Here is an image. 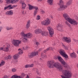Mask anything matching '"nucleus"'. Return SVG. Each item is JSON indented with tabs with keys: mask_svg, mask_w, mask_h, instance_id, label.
Returning <instances> with one entry per match:
<instances>
[{
	"mask_svg": "<svg viewBox=\"0 0 78 78\" xmlns=\"http://www.w3.org/2000/svg\"><path fill=\"white\" fill-rule=\"evenodd\" d=\"M7 47H8L9 48H10V45L9 44H7Z\"/></svg>",
	"mask_w": 78,
	"mask_h": 78,
	"instance_id": "79ce46f5",
	"label": "nucleus"
},
{
	"mask_svg": "<svg viewBox=\"0 0 78 78\" xmlns=\"http://www.w3.org/2000/svg\"><path fill=\"white\" fill-rule=\"evenodd\" d=\"M57 9L58 11H62V10H63L62 8L61 7V5H60V7L58 8Z\"/></svg>",
	"mask_w": 78,
	"mask_h": 78,
	"instance_id": "4c0bfd02",
	"label": "nucleus"
},
{
	"mask_svg": "<svg viewBox=\"0 0 78 78\" xmlns=\"http://www.w3.org/2000/svg\"><path fill=\"white\" fill-rule=\"evenodd\" d=\"M11 3H12L13 4L14 3H15V2L14 0H11Z\"/></svg>",
	"mask_w": 78,
	"mask_h": 78,
	"instance_id": "ea45409f",
	"label": "nucleus"
},
{
	"mask_svg": "<svg viewBox=\"0 0 78 78\" xmlns=\"http://www.w3.org/2000/svg\"><path fill=\"white\" fill-rule=\"evenodd\" d=\"M5 1L7 3H9L10 2V0H5Z\"/></svg>",
	"mask_w": 78,
	"mask_h": 78,
	"instance_id": "6e6d98bb",
	"label": "nucleus"
},
{
	"mask_svg": "<svg viewBox=\"0 0 78 78\" xmlns=\"http://www.w3.org/2000/svg\"><path fill=\"white\" fill-rule=\"evenodd\" d=\"M65 23H66V24H67V25H68V26H70V25L67 21H66Z\"/></svg>",
	"mask_w": 78,
	"mask_h": 78,
	"instance_id": "a19ab883",
	"label": "nucleus"
},
{
	"mask_svg": "<svg viewBox=\"0 0 78 78\" xmlns=\"http://www.w3.org/2000/svg\"><path fill=\"white\" fill-rule=\"evenodd\" d=\"M6 29L7 30H10V28L8 27H6Z\"/></svg>",
	"mask_w": 78,
	"mask_h": 78,
	"instance_id": "09e8293b",
	"label": "nucleus"
},
{
	"mask_svg": "<svg viewBox=\"0 0 78 78\" xmlns=\"http://www.w3.org/2000/svg\"><path fill=\"white\" fill-rule=\"evenodd\" d=\"M51 18H52V19H53V16H51Z\"/></svg>",
	"mask_w": 78,
	"mask_h": 78,
	"instance_id": "338daca9",
	"label": "nucleus"
},
{
	"mask_svg": "<svg viewBox=\"0 0 78 78\" xmlns=\"http://www.w3.org/2000/svg\"><path fill=\"white\" fill-rule=\"evenodd\" d=\"M8 59H10L11 58H12V56L11 55H9L8 56Z\"/></svg>",
	"mask_w": 78,
	"mask_h": 78,
	"instance_id": "c03bdc74",
	"label": "nucleus"
},
{
	"mask_svg": "<svg viewBox=\"0 0 78 78\" xmlns=\"http://www.w3.org/2000/svg\"><path fill=\"white\" fill-rule=\"evenodd\" d=\"M35 44L36 45H37V46H38V45H39V43L38 42H36L35 43Z\"/></svg>",
	"mask_w": 78,
	"mask_h": 78,
	"instance_id": "de8ad7c7",
	"label": "nucleus"
},
{
	"mask_svg": "<svg viewBox=\"0 0 78 78\" xmlns=\"http://www.w3.org/2000/svg\"><path fill=\"white\" fill-rule=\"evenodd\" d=\"M2 78H8V76L7 75H5L3 76Z\"/></svg>",
	"mask_w": 78,
	"mask_h": 78,
	"instance_id": "a18cd8bd",
	"label": "nucleus"
},
{
	"mask_svg": "<svg viewBox=\"0 0 78 78\" xmlns=\"http://www.w3.org/2000/svg\"><path fill=\"white\" fill-rule=\"evenodd\" d=\"M59 52L61 55L63 56V57H64V58H65L67 59L68 58V55H67L64 50L62 49L60 50H59Z\"/></svg>",
	"mask_w": 78,
	"mask_h": 78,
	"instance_id": "0eeeda50",
	"label": "nucleus"
},
{
	"mask_svg": "<svg viewBox=\"0 0 78 78\" xmlns=\"http://www.w3.org/2000/svg\"><path fill=\"white\" fill-rule=\"evenodd\" d=\"M35 34H41L42 36H46L48 34V32L45 30H43L41 29H37L34 31Z\"/></svg>",
	"mask_w": 78,
	"mask_h": 78,
	"instance_id": "20e7f679",
	"label": "nucleus"
},
{
	"mask_svg": "<svg viewBox=\"0 0 78 78\" xmlns=\"http://www.w3.org/2000/svg\"><path fill=\"white\" fill-rule=\"evenodd\" d=\"M32 34L29 33L26 34V36H25V38L27 39V38H30L32 37Z\"/></svg>",
	"mask_w": 78,
	"mask_h": 78,
	"instance_id": "ddd939ff",
	"label": "nucleus"
},
{
	"mask_svg": "<svg viewBox=\"0 0 78 78\" xmlns=\"http://www.w3.org/2000/svg\"><path fill=\"white\" fill-rule=\"evenodd\" d=\"M73 40L74 41H76V40L75 39H73Z\"/></svg>",
	"mask_w": 78,
	"mask_h": 78,
	"instance_id": "0e129e2a",
	"label": "nucleus"
},
{
	"mask_svg": "<svg viewBox=\"0 0 78 78\" xmlns=\"http://www.w3.org/2000/svg\"><path fill=\"white\" fill-rule=\"evenodd\" d=\"M13 29V27H10V30H12Z\"/></svg>",
	"mask_w": 78,
	"mask_h": 78,
	"instance_id": "bf43d9fd",
	"label": "nucleus"
},
{
	"mask_svg": "<svg viewBox=\"0 0 78 78\" xmlns=\"http://www.w3.org/2000/svg\"><path fill=\"white\" fill-rule=\"evenodd\" d=\"M54 58L55 59H58V56H54Z\"/></svg>",
	"mask_w": 78,
	"mask_h": 78,
	"instance_id": "49530a36",
	"label": "nucleus"
},
{
	"mask_svg": "<svg viewBox=\"0 0 78 78\" xmlns=\"http://www.w3.org/2000/svg\"><path fill=\"white\" fill-rule=\"evenodd\" d=\"M50 48H49L47 49L46 50L47 51H48V50H50Z\"/></svg>",
	"mask_w": 78,
	"mask_h": 78,
	"instance_id": "13d9d810",
	"label": "nucleus"
},
{
	"mask_svg": "<svg viewBox=\"0 0 78 78\" xmlns=\"http://www.w3.org/2000/svg\"><path fill=\"white\" fill-rule=\"evenodd\" d=\"M26 78H30L29 76H28V75H27L26 77Z\"/></svg>",
	"mask_w": 78,
	"mask_h": 78,
	"instance_id": "680f3d73",
	"label": "nucleus"
},
{
	"mask_svg": "<svg viewBox=\"0 0 78 78\" xmlns=\"http://www.w3.org/2000/svg\"><path fill=\"white\" fill-rule=\"evenodd\" d=\"M5 60H7L8 59V56L5 57Z\"/></svg>",
	"mask_w": 78,
	"mask_h": 78,
	"instance_id": "4d7b16f0",
	"label": "nucleus"
},
{
	"mask_svg": "<svg viewBox=\"0 0 78 78\" xmlns=\"http://www.w3.org/2000/svg\"><path fill=\"white\" fill-rule=\"evenodd\" d=\"M63 41L66 42L68 43L71 42V38L69 37H64L62 38Z\"/></svg>",
	"mask_w": 78,
	"mask_h": 78,
	"instance_id": "9d476101",
	"label": "nucleus"
},
{
	"mask_svg": "<svg viewBox=\"0 0 78 78\" xmlns=\"http://www.w3.org/2000/svg\"><path fill=\"white\" fill-rule=\"evenodd\" d=\"M76 19H78V17H76Z\"/></svg>",
	"mask_w": 78,
	"mask_h": 78,
	"instance_id": "774afa93",
	"label": "nucleus"
},
{
	"mask_svg": "<svg viewBox=\"0 0 78 78\" xmlns=\"http://www.w3.org/2000/svg\"><path fill=\"white\" fill-rule=\"evenodd\" d=\"M15 7H16V6L15 5H13L11 7V5H9L7 7H5L4 10H6V9H13L14 8H15Z\"/></svg>",
	"mask_w": 78,
	"mask_h": 78,
	"instance_id": "f8f14e48",
	"label": "nucleus"
},
{
	"mask_svg": "<svg viewBox=\"0 0 78 78\" xmlns=\"http://www.w3.org/2000/svg\"><path fill=\"white\" fill-rule=\"evenodd\" d=\"M62 45L63 46V48H65V49H66V50H68V47H67V46H66V45H65V44L62 43Z\"/></svg>",
	"mask_w": 78,
	"mask_h": 78,
	"instance_id": "bb28decb",
	"label": "nucleus"
},
{
	"mask_svg": "<svg viewBox=\"0 0 78 78\" xmlns=\"http://www.w3.org/2000/svg\"><path fill=\"white\" fill-rule=\"evenodd\" d=\"M41 12L42 13V14H44L45 13V12L44 10H42L41 11Z\"/></svg>",
	"mask_w": 78,
	"mask_h": 78,
	"instance_id": "864d4df0",
	"label": "nucleus"
},
{
	"mask_svg": "<svg viewBox=\"0 0 78 78\" xmlns=\"http://www.w3.org/2000/svg\"><path fill=\"white\" fill-rule=\"evenodd\" d=\"M2 27H0V32L2 31Z\"/></svg>",
	"mask_w": 78,
	"mask_h": 78,
	"instance_id": "052dcab7",
	"label": "nucleus"
},
{
	"mask_svg": "<svg viewBox=\"0 0 78 78\" xmlns=\"http://www.w3.org/2000/svg\"><path fill=\"white\" fill-rule=\"evenodd\" d=\"M12 43L15 47H19V44H21V41L19 40L13 39L12 40Z\"/></svg>",
	"mask_w": 78,
	"mask_h": 78,
	"instance_id": "39448f33",
	"label": "nucleus"
},
{
	"mask_svg": "<svg viewBox=\"0 0 78 78\" xmlns=\"http://www.w3.org/2000/svg\"><path fill=\"white\" fill-rule=\"evenodd\" d=\"M25 74L23 73H21V77H22V78H23V77H24V76H25Z\"/></svg>",
	"mask_w": 78,
	"mask_h": 78,
	"instance_id": "72a5a7b5",
	"label": "nucleus"
},
{
	"mask_svg": "<svg viewBox=\"0 0 78 78\" xmlns=\"http://www.w3.org/2000/svg\"><path fill=\"white\" fill-rule=\"evenodd\" d=\"M37 10L34 11V16H35L36 15V14H37Z\"/></svg>",
	"mask_w": 78,
	"mask_h": 78,
	"instance_id": "473e14b6",
	"label": "nucleus"
},
{
	"mask_svg": "<svg viewBox=\"0 0 78 78\" xmlns=\"http://www.w3.org/2000/svg\"><path fill=\"white\" fill-rule=\"evenodd\" d=\"M2 23V22H1V21H0V24H1Z\"/></svg>",
	"mask_w": 78,
	"mask_h": 78,
	"instance_id": "69168bd1",
	"label": "nucleus"
},
{
	"mask_svg": "<svg viewBox=\"0 0 78 78\" xmlns=\"http://www.w3.org/2000/svg\"><path fill=\"white\" fill-rule=\"evenodd\" d=\"M5 14L6 15H9L10 16H11L13 14V11L12 10H9V11H7L5 12Z\"/></svg>",
	"mask_w": 78,
	"mask_h": 78,
	"instance_id": "4468645a",
	"label": "nucleus"
},
{
	"mask_svg": "<svg viewBox=\"0 0 78 78\" xmlns=\"http://www.w3.org/2000/svg\"><path fill=\"white\" fill-rule=\"evenodd\" d=\"M32 54H33L34 56H37V55H38V52L36 51L35 52H33Z\"/></svg>",
	"mask_w": 78,
	"mask_h": 78,
	"instance_id": "393cba45",
	"label": "nucleus"
},
{
	"mask_svg": "<svg viewBox=\"0 0 78 78\" xmlns=\"http://www.w3.org/2000/svg\"><path fill=\"white\" fill-rule=\"evenodd\" d=\"M22 12L23 14H26V12L25 11H22Z\"/></svg>",
	"mask_w": 78,
	"mask_h": 78,
	"instance_id": "37998d69",
	"label": "nucleus"
},
{
	"mask_svg": "<svg viewBox=\"0 0 78 78\" xmlns=\"http://www.w3.org/2000/svg\"><path fill=\"white\" fill-rule=\"evenodd\" d=\"M16 69L15 68H13L12 69V72H16Z\"/></svg>",
	"mask_w": 78,
	"mask_h": 78,
	"instance_id": "7c9ffc66",
	"label": "nucleus"
},
{
	"mask_svg": "<svg viewBox=\"0 0 78 78\" xmlns=\"http://www.w3.org/2000/svg\"><path fill=\"white\" fill-rule=\"evenodd\" d=\"M21 36H23L22 41L23 42H27L28 41V39L25 38L26 34H25L24 31H23L20 33Z\"/></svg>",
	"mask_w": 78,
	"mask_h": 78,
	"instance_id": "423d86ee",
	"label": "nucleus"
},
{
	"mask_svg": "<svg viewBox=\"0 0 78 78\" xmlns=\"http://www.w3.org/2000/svg\"><path fill=\"white\" fill-rule=\"evenodd\" d=\"M47 65L50 69H53L55 67L58 70L60 71L63 70V67L61 65L60 63L58 62H56L53 60L48 62Z\"/></svg>",
	"mask_w": 78,
	"mask_h": 78,
	"instance_id": "f03ea898",
	"label": "nucleus"
},
{
	"mask_svg": "<svg viewBox=\"0 0 78 78\" xmlns=\"http://www.w3.org/2000/svg\"><path fill=\"white\" fill-rule=\"evenodd\" d=\"M59 2L60 3V5H62L64 4V2H63L62 1V0H60Z\"/></svg>",
	"mask_w": 78,
	"mask_h": 78,
	"instance_id": "2f4dec72",
	"label": "nucleus"
},
{
	"mask_svg": "<svg viewBox=\"0 0 78 78\" xmlns=\"http://www.w3.org/2000/svg\"><path fill=\"white\" fill-rule=\"evenodd\" d=\"M60 8H62V9H66L67 8V6L64 5L63 4L60 5Z\"/></svg>",
	"mask_w": 78,
	"mask_h": 78,
	"instance_id": "a211bd4d",
	"label": "nucleus"
},
{
	"mask_svg": "<svg viewBox=\"0 0 78 78\" xmlns=\"http://www.w3.org/2000/svg\"><path fill=\"white\" fill-rule=\"evenodd\" d=\"M50 23V20L49 19L47 18L46 19L41 23L42 25H48Z\"/></svg>",
	"mask_w": 78,
	"mask_h": 78,
	"instance_id": "6e6552de",
	"label": "nucleus"
},
{
	"mask_svg": "<svg viewBox=\"0 0 78 78\" xmlns=\"http://www.w3.org/2000/svg\"><path fill=\"white\" fill-rule=\"evenodd\" d=\"M4 48L1 47L0 48V50H3L4 51Z\"/></svg>",
	"mask_w": 78,
	"mask_h": 78,
	"instance_id": "3c124183",
	"label": "nucleus"
},
{
	"mask_svg": "<svg viewBox=\"0 0 78 78\" xmlns=\"http://www.w3.org/2000/svg\"><path fill=\"white\" fill-rule=\"evenodd\" d=\"M62 25L61 24H59L56 26V28L58 31H62Z\"/></svg>",
	"mask_w": 78,
	"mask_h": 78,
	"instance_id": "9b49d317",
	"label": "nucleus"
},
{
	"mask_svg": "<svg viewBox=\"0 0 78 78\" xmlns=\"http://www.w3.org/2000/svg\"><path fill=\"white\" fill-rule=\"evenodd\" d=\"M19 56V55L18 54H16L13 55V58L14 59H18Z\"/></svg>",
	"mask_w": 78,
	"mask_h": 78,
	"instance_id": "4be33fe9",
	"label": "nucleus"
},
{
	"mask_svg": "<svg viewBox=\"0 0 78 78\" xmlns=\"http://www.w3.org/2000/svg\"><path fill=\"white\" fill-rule=\"evenodd\" d=\"M43 0H37L38 2H41V1H42ZM53 0H48V2L50 4V5H53Z\"/></svg>",
	"mask_w": 78,
	"mask_h": 78,
	"instance_id": "f3484780",
	"label": "nucleus"
},
{
	"mask_svg": "<svg viewBox=\"0 0 78 78\" xmlns=\"http://www.w3.org/2000/svg\"><path fill=\"white\" fill-rule=\"evenodd\" d=\"M28 6L29 7V10H33L34 9V6L32 5L31 4H28Z\"/></svg>",
	"mask_w": 78,
	"mask_h": 78,
	"instance_id": "6ab92c4d",
	"label": "nucleus"
},
{
	"mask_svg": "<svg viewBox=\"0 0 78 78\" xmlns=\"http://www.w3.org/2000/svg\"><path fill=\"white\" fill-rule=\"evenodd\" d=\"M33 66H34V64H33L29 65V67H33Z\"/></svg>",
	"mask_w": 78,
	"mask_h": 78,
	"instance_id": "58836bf2",
	"label": "nucleus"
},
{
	"mask_svg": "<svg viewBox=\"0 0 78 78\" xmlns=\"http://www.w3.org/2000/svg\"><path fill=\"white\" fill-rule=\"evenodd\" d=\"M28 46H27L24 48V50H27V49H28Z\"/></svg>",
	"mask_w": 78,
	"mask_h": 78,
	"instance_id": "603ef678",
	"label": "nucleus"
},
{
	"mask_svg": "<svg viewBox=\"0 0 78 78\" xmlns=\"http://www.w3.org/2000/svg\"><path fill=\"white\" fill-rule=\"evenodd\" d=\"M4 51H9V48L7 47L6 48H4Z\"/></svg>",
	"mask_w": 78,
	"mask_h": 78,
	"instance_id": "cd10ccee",
	"label": "nucleus"
},
{
	"mask_svg": "<svg viewBox=\"0 0 78 78\" xmlns=\"http://www.w3.org/2000/svg\"><path fill=\"white\" fill-rule=\"evenodd\" d=\"M36 20H40L41 19V16H37L36 18Z\"/></svg>",
	"mask_w": 78,
	"mask_h": 78,
	"instance_id": "c756f323",
	"label": "nucleus"
},
{
	"mask_svg": "<svg viewBox=\"0 0 78 78\" xmlns=\"http://www.w3.org/2000/svg\"><path fill=\"white\" fill-rule=\"evenodd\" d=\"M25 68H28L30 67L29 65L27 64L25 66Z\"/></svg>",
	"mask_w": 78,
	"mask_h": 78,
	"instance_id": "e433bc0d",
	"label": "nucleus"
},
{
	"mask_svg": "<svg viewBox=\"0 0 78 78\" xmlns=\"http://www.w3.org/2000/svg\"><path fill=\"white\" fill-rule=\"evenodd\" d=\"M27 6V4L26 2H23L22 3V9H25Z\"/></svg>",
	"mask_w": 78,
	"mask_h": 78,
	"instance_id": "dca6fc26",
	"label": "nucleus"
},
{
	"mask_svg": "<svg viewBox=\"0 0 78 78\" xmlns=\"http://www.w3.org/2000/svg\"><path fill=\"white\" fill-rule=\"evenodd\" d=\"M16 78H22V77H21V76H17L16 75Z\"/></svg>",
	"mask_w": 78,
	"mask_h": 78,
	"instance_id": "8fccbe9b",
	"label": "nucleus"
},
{
	"mask_svg": "<svg viewBox=\"0 0 78 78\" xmlns=\"http://www.w3.org/2000/svg\"><path fill=\"white\" fill-rule=\"evenodd\" d=\"M63 16L65 19L72 25H77L78 24V22H76L74 19H72L70 18L68 14L67 13H64L63 15Z\"/></svg>",
	"mask_w": 78,
	"mask_h": 78,
	"instance_id": "7ed1b4c3",
	"label": "nucleus"
},
{
	"mask_svg": "<svg viewBox=\"0 0 78 78\" xmlns=\"http://www.w3.org/2000/svg\"><path fill=\"white\" fill-rule=\"evenodd\" d=\"M47 28L48 31H49L50 35L52 37L53 34H54V30H53V29L50 26H48Z\"/></svg>",
	"mask_w": 78,
	"mask_h": 78,
	"instance_id": "1a4fd4ad",
	"label": "nucleus"
},
{
	"mask_svg": "<svg viewBox=\"0 0 78 78\" xmlns=\"http://www.w3.org/2000/svg\"><path fill=\"white\" fill-rule=\"evenodd\" d=\"M18 51H19V54H20V55H22V54H23V50L22 49H21L20 48L18 49Z\"/></svg>",
	"mask_w": 78,
	"mask_h": 78,
	"instance_id": "b1692460",
	"label": "nucleus"
},
{
	"mask_svg": "<svg viewBox=\"0 0 78 78\" xmlns=\"http://www.w3.org/2000/svg\"><path fill=\"white\" fill-rule=\"evenodd\" d=\"M41 56L42 58H45L47 57V55H46L44 54L43 53H42L41 54Z\"/></svg>",
	"mask_w": 78,
	"mask_h": 78,
	"instance_id": "a878e982",
	"label": "nucleus"
},
{
	"mask_svg": "<svg viewBox=\"0 0 78 78\" xmlns=\"http://www.w3.org/2000/svg\"><path fill=\"white\" fill-rule=\"evenodd\" d=\"M57 58L59 61L64 65V67L66 69L62 71V75H61L62 78H71L72 76V73L71 72V68L69 66L67 65L66 62L60 56H58Z\"/></svg>",
	"mask_w": 78,
	"mask_h": 78,
	"instance_id": "f257e3e1",
	"label": "nucleus"
},
{
	"mask_svg": "<svg viewBox=\"0 0 78 78\" xmlns=\"http://www.w3.org/2000/svg\"><path fill=\"white\" fill-rule=\"evenodd\" d=\"M5 64V62L4 61H2L1 62L0 64L1 66H3Z\"/></svg>",
	"mask_w": 78,
	"mask_h": 78,
	"instance_id": "c85d7f7f",
	"label": "nucleus"
},
{
	"mask_svg": "<svg viewBox=\"0 0 78 78\" xmlns=\"http://www.w3.org/2000/svg\"><path fill=\"white\" fill-rule=\"evenodd\" d=\"M34 9H35L36 11H37V10L38 9V7L34 6Z\"/></svg>",
	"mask_w": 78,
	"mask_h": 78,
	"instance_id": "f704fd0d",
	"label": "nucleus"
},
{
	"mask_svg": "<svg viewBox=\"0 0 78 78\" xmlns=\"http://www.w3.org/2000/svg\"><path fill=\"white\" fill-rule=\"evenodd\" d=\"M30 27V21L29 20L27 22V23L26 25V28H29Z\"/></svg>",
	"mask_w": 78,
	"mask_h": 78,
	"instance_id": "412c9836",
	"label": "nucleus"
},
{
	"mask_svg": "<svg viewBox=\"0 0 78 78\" xmlns=\"http://www.w3.org/2000/svg\"><path fill=\"white\" fill-rule=\"evenodd\" d=\"M72 3V0H69L68 1H67V2H66V5L67 6H69V5H70Z\"/></svg>",
	"mask_w": 78,
	"mask_h": 78,
	"instance_id": "aec40b11",
	"label": "nucleus"
},
{
	"mask_svg": "<svg viewBox=\"0 0 78 78\" xmlns=\"http://www.w3.org/2000/svg\"><path fill=\"white\" fill-rule=\"evenodd\" d=\"M28 57L29 58H32L33 57H34L33 53H30L28 55Z\"/></svg>",
	"mask_w": 78,
	"mask_h": 78,
	"instance_id": "5701e85b",
	"label": "nucleus"
},
{
	"mask_svg": "<svg viewBox=\"0 0 78 78\" xmlns=\"http://www.w3.org/2000/svg\"><path fill=\"white\" fill-rule=\"evenodd\" d=\"M3 0H0V3H2V2H3Z\"/></svg>",
	"mask_w": 78,
	"mask_h": 78,
	"instance_id": "e2e57ef3",
	"label": "nucleus"
},
{
	"mask_svg": "<svg viewBox=\"0 0 78 78\" xmlns=\"http://www.w3.org/2000/svg\"><path fill=\"white\" fill-rule=\"evenodd\" d=\"M70 55L71 58H75L76 57V54L74 52L71 53L70 54Z\"/></svg>",
	"mask_w": 78,
	"mask_h": 78,
	"instance_id": "2eb2a0df",
	"label": "nucleus"
},
{
	"mask_svg": "<svg viewBox=\"0 0 78 78\" xmlns=\"http://www.w3.org/2000/svg\"><path fill=\"white\" fill-rule=\"evenodd\" d=\"M10 78H16V75H13Z\"/></svg>",
	"mask_w": 78,
	"mask_h": 78,
	"instance_id": "c9c22d12",
	"label": "nucleus"
},
{
	"mask_svg": "<svg viewBox=\"0 0 78 78\" xmlns=\"http://www.w3.org/2000/svg\"><path fill=\"white\" fill-rule=\"evenodd\" d=\"M15 3H17V2H19V0H14Z\"/></svg>",
	"mask_w": 78,
	"mask_h": 78,
	"instance_id": "5fc2aeb1",
	"label": "nucleus"
}]
</instances>
